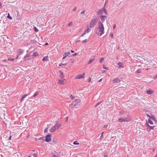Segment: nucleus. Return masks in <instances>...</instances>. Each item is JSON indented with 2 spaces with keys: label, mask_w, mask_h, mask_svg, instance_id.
I'll return each mask as SVG.
<instances>
[{
  "label": "nucleus",
  "mask_w": 157,
  "mask_h": 157,
  "mask_svg": "<svg viewBox=\"0 0 157 157\" xmlns=\"http://www.w3.org/2000/svg\"><path fill=\"white\" fill-rule=\"evenodd\" d=\"M67 64H63V63H60L59 64V66H65Z\"/></svg>",
  "instance_id": "a878e982"
},
{
  "label": "nucleus",
  "mask_w": 157,
  "mask_h": 157,
  "mask_svg": "<svg viewBox=\"0 0 157 157\" xmlns=\"http://www.w3.org/2000/svg\"><path fill=\"white\" fill-rule=\"evenodd\" d=\"M86 33H85V31L84 33H83V34L84 35H85Z\"/></svg>",
  "instance_id": "4d7b16f0"
},
{
  "label": "nucleus",
  "mask_w": 157,
  "mask_h": 157,
  "mask_svg": "<svg viewBox=\"0 0 157 157\" xmlns=\"http://www.w3.org/2000/svg\"><path fill=\"white\" fill-rule=\"evenodd\" d=\"M85 33H88L91 31V29L88 26H87V28L85 30Z\"/></svg>",
  "instance_id": "ddd939ff"
},
{
  "label": "nucleus",
  "mask_w": 157,
  "mask_h": 157,
  "mask_svg": "<svg viewBox=\"0 0 157 157\" xmlns=\"http://www.w3.org/2000/svg\"><path fill=\"white\" fill-rule=\"evenodd\" d=\"M154 157H157V154H156V155Z\"/></svg>",
  "instance_id": "e2e57ef3"
},
{
  "label": "nucleus",
  "mask_w": 157,
  "mask_h": 157,
  "mask_svg": "<svg viewBox=\"0 0 157 157\" xmlns=\"http://www.w3.org/2000/svg\"><path fill=\"white\" fill-rule=\"evenodd\" d=\"M102 80V79H101L100 80H99L98 81V82H100Z\"/></svg>",
  "instance_id": "6e6d98bb"
},
{
  "label": "nucleus",
  "mask_w": 157,
  "mask_h": 157,
  "mask_svg": "<svg viewBox=\"0 0 157 157\" xmlns=\"http://www.w3.org/2000/svg\"><path fill=\"white\" fill-rule=\"evenodd\" d=\"M71 52H72V53H73L74 51H73L72 50H71Z\"/></svg>",
  "instance_id": "052dcab7"
},
{
  "label": "nucleus",
  "mask_w": 157,
  "mask_h": 157,
  "mask_svg": "<svg viewBox=\"0 0 157 157\" xmlns=\"http://www.w3.org/2000/svg\"><path fill=\"white\" fill-rule=\"evenodd\" d=\"M116 24H114L113 25V30L114 29L116 28Z\"/></svg>",
  "instance_id": "a19ab883"
},
{
  "label": "nucleus",
  "mask_w": 157,
  "mask_h": 157,
  "mask_svg": "<svg viewBox=\"0 0 157 157\" xmlns=\"http://www.w3.org/2000/svg\"><path fill=\"white\" fill-rule=\"evenodd\" d=\"M147 126H148L149 127V128L150 130L153 129L154 127H155V126H150L148 124H147Z\"/></svg>",
  "instance_id": "6ab92c4d"
},
{
  "label": "nucleus",
  "mask_w": 157,
  "mask_h": 157,
  "mask_svg": "<svg viewBox=\"0 0 157 157\" xmlns=\"http://www.w3.org/2000/svg\"><path fill=\"white\" fill-rule=\"evenodd\" d=\"M104 157H107L108 156V154L107 152H105L104 154Z\"/></svg>",
  "instance_id": "7c9ffc66"
},
{
  "label": "nucleus",
  "mask_w": 157,
  "mask_h": 157,
  "mask_svg": "<svg viewBox=\"0 0 157 157\" xmlns=\"http://www.w3.org/2000/svg\"><path fill=\"white\" fill-rule=\"evenodd\" d=\"M60 76L61 78H63L64 77L63 73L61 71H60Z\"/></svg>",
  "instance_id": "aec40b11"
},
{
  "label": "nucleus",
  "mask_w": 157,
  "mask_h": 157,
  "mask_svg": "<svg viewBox=\"0 0 157 157\" xmlns=\"http://www.w3.org/2000/svg\"><path fill=\"white\" fill-rule=\"evenodd\" d=\"M107 126H108L107 125H105L104 126V128H107Z\"/></svg>",
  "instance_id": "3c124183"
},
{
  "label": "nucleus",
  "mask_w": 157,
  "mask_h": 157,
  "mask_svg": "<svg viewBox=\"0 0 157 157\" xmlns=\"http://www.w3.org/2000/svg\"><path fill=\"white\" fill-rule=\"evenodd\" d=\"M72 22H71L69 24H68V26H70L72 25Z\"/></svg>",
  "instance_id": "72a5a7b5"
},
{
  "label": "nucleus",
  "mask_w": 157,
  "mask_h": 157,
  "mask_svg": "<svg viewBox=\"0 0 157 157\" xmlns=\"http://www.w3.org/2000/svg\"><path fill=\"white\" fill-rule=\"evenodd\" d=\"M77 53H75L73 54L72 56H76V55H77Z\"/></svg>",
  "instance_id": "603ef678"
},
{
  "label": "nucleus",
  "mask_w": 157,
  "mask_h": 157,
  "mask_svg": "<svg viewBox=\"0 0 157 157\" xmlns=\"http://www.w3.org/2000/svg\"><path fill=\"white\" fill-rule=\"evenodd\" d=\"M48 60V56H46L44 57L42 59L43 61H47Z\"/></svg>",
  "instance_id": "a211bd4d"
},
{
  "label": "nucleus",
  "mask_w": 157,
  "mask_h": 157,
  "mask_svg": "<svg viewBox=\"0 0 157 157\" xmlns=\"http://www.w3.org/2000/svg\"><path fill=\"white\" fill-rule=\"evenodd\" d=\"M151 118L153 120L155 121H156V120L155 119V117L154 116H152Z\"/></svg>",
  "instance_id": "2f4dec72"
},
{
  "label": "nucleus",
  "mask_w": 157,
  "mask_h": 157,
  "mask_svg": "<svg viewBox=\"0 0 157 157\" xmlns=\"http://www.w3.org/2000/svg\"><path fill=\"white\" fill-rule=\"evenodd\" d=\"M103 133H104V132H103L102 133L101 135L100 136V138L101 139H102L103 138Z\"/></svg>",
  "instance_id": "c03bdc74"
},
{
  "label": "nucleus",
  "mask_w": 157,
  "mask_h": 157,
  "mask_svg": "<svg viewBox=\"0 0 157 157\" xmlns=\"http://www.w3.org/2000/svg\"><path fill=\"white\" fill-rule=\"evenodd\" d=\"M58 83L62 85H64L66 83V81L65 79L62 80H59L58 81Z\"/></svg>",
  "instance_id": "423d86ee"
},
{
  "label": "nucleus",
  "mask_w": 157,
  "mask_h": 157,
  "mask_svg": "<svg viewBox=\"0 0 157 157\" xmlns=\"http://www.w3.org/2000/svg\"><path fill=\"white\" fill-rule=\"evenodd\" d=\"M80 102V100L79 99H75L74 101V102L75 103V104L74 105V106H75L76 104H77V103H78Z\"/></svg>",
  "instance_id": "f3484780"
},
{
  "label": "nucleus",
  "mask_w": 157,
  "mask_h": 157,
  "mask_svg": "<svg viewBox=\"0 0 157 157\" xmlns=\"http://www.w3.org/2000/svg\"><path fill=\"white\" fill-rule=\"evenodd\" d=\"M38 54L36 52H34L33 53V56H38Z\"/></svg>",
  "instance_id": "4be33fe9"
},
{
  "label": "nucleus",
  "mask_w": 157,
  "mask_h": 157,
  "mask_svg": "<svg viewBox=\"0 0 157 157\" xmlns=\"http://www.w3.org/2000/svg\"><path fill=\"white\" fill-rule=\"evenodd\" d=\"M153 68H156V65L155 64H153Z\"/></svg>",
  "instance_id": "79ce46f5"
},
{
  "label": "nucleus",
  "mask_w": 157,
  "mask_h": 157,
  "mask_svg": "<svg viewBox=\"0 0 157 157\" xmlns=\"http://www.w3.org/2000/svg\"><path fill=\"white\" fill-rule=\"evenodd\" d=\"M94 59H90V60H89V61L88 63V64H90L92 62H93V61H94Z\"/></svg>",
  "instance_id": "412c9836"
},
{
  "label": "nucleus",
  "mask_w": 157,
  "mask_h": 157,
  "mask_svg": "<svg viewBox=\"0 0 157 157\" xmlns=\"http://www.w3.org/2000/svg\"><path fill=\"white\" fill-rule=\"evenodd\" d=\"M51 140V136L50 135H47L46 137L45 141L47 142H49Z\"/></svg>",
  "instance_id": "0eeeda50"
},
{
  "label": "nucleus",
  "mask_w": 157,
  "mask_h": 157,
  "mask_svg": "<svg viewBox=\"0 0 157 157\" xmlns=\"http://www.w3.org/2000/svg\"><path fill=\"white\" fill-rule=\"evenodd\" d=\"M70 53L69 52H65L63 55V59H64L66 58L70 54Z\"/></svg>",
  "instance_id": "1a4fd4ad"
},
{
  "label": "nucleus",
  "mask_w": 157,
  "mask_h": 157,
  "mask_svg": "<svg viewBox=\"0 0 157 157\" xmlns=\"http://www.w3.org/2000/svg\"><path fill=\"white\" fill-rule=\"evenodd\" d=\"M60 125V124H58V122L56 121L55 125L49 129V131L51 132H55L56 130L58 129Z\"/></svg>",
  "instance_id": "7ed1b4c3"
},
{
  "label": "nucleus",
  "mask_w": 157,
  "mask_h": 157,
  "mask_svg": "<svg viewBox=\"0 0 157 157\" xmlns=\"http://www.w3.org/2000/svg\"><path fill=\"white\" fill-rule=\"evenodd\" d=\"M17 58H18V55L17 56L16 59H17Z\"/></svg>",
  "instance_id": "774afa93"
},
{
  "label": "nucleus",
  "mask_w": 157,
  "mask_h": 157,
  "mask_svg": "<svg viewBox=\"0 0 157 157\" xmlns=\"http://www.w3.org/2000/svg\"><path fill=\"white\" fill-rule=\"evenodd\" d=\"M73 144L75 145H78L79 144V143H78L77 141H75L73 142Z\"/></svg>",
  "instance_id": "b1692460"
},
{
  "label": "nucleus",
  "mask_w": 157,
  "mask_h": 157,
  "mask_svg": "<svg viewBox=\"0 0 157 157\" xmlns=\"http://www.w3.org/2000/svg\"><path fill=\"white\" fill-rule=\"evenodd\" d=\"M48 131V128H46V129L44 130V132L45 133H46V132H47Z\"/></svg>",
  "instance_id": "37998d69"
},
{
  "label": "nucleus",
  "mask_w": 157,
  "mask_h": 157,
  "mask_svg": "<svg viewBox=\"0 0 157 157\" xmlns=\"http://www.w3.org/2000/svg\"><path fill=\"white\" fill-rule=\"evenodd\" d=\"M71 63H73L74 62V59H71Z\"/></svg>",
  "instance_id": "5fc2aeb1"
},
{
  "label": "nucleus",
  "mask_w": 157,
  "mask_h": 157,
  "mask_svg": "<svg viewBox=\"0 0 157 157\" xmlns=\"http://www.w3.org/2000/svg\"><path fill=\"white\" fill-rule=\"evenodd\" d=\"M109 35L112 38H113V33H111Z\"/></svg>",
  "instance_id": "e433bc0d"
},
{
  "label": "nucleus",
  "mask_w": 157,
  "mask_h": 157,
  "mask_svg": "<svg viewBox=\"0 0 157 157\" xmlns=\"http://www.w3.org/2000/svg\"><path fill=\"white\" fill-rule=\"evenodd\" d=\"M11 137H12V136H10V137H9V140H11Z\"/></svg>",
  "instance_id": "864d4df0"
},
{
  "label": "nucleus",
  "mask_w": 157,
  "mask_h": 157,
  "mask_svg": "<svg viewBox=\"0 0 157 157\" xmlns=\"http://www.w3.org/2000/svg\"><path fill=\"white\" fill-rule=\"evenodd\" d=\"M106 2H108V1H107V0H105V3Z\"/></svg>",
  "instance_id": "69168bd1"
},
{
  "label": "nucleus",
  "mask_w": 157,
  "mask_h": 157,
  "mask_svg": "<svg viewBox=\"0 0 157 157\" xmlns=\"http://www.w3.org/2000/svg\"><path fill=\"white\" fill-rule=\"evenodd\" d=\"M70 97L72 99H74L75 98V97H74L71 94L70 96Z\"/></svg>",
  "instance_id": "c9c22d12"
},
{
  "label": "nucleus",
  "mask_w": 157,
  "mask_h": 157,
  "mask_svg": "<svg viewBox=\"0 0 157 157\" xmlns=\"http://www.w3.org/2000/svg\"><path fill=\"white\" fill-rule=\"evenodd\" d=\"M76 7H75L74 8V9H73V11H75V10H76Z\"/></svg>",
  "instance_id": "8fccbe9b"
},
{
  "label": "nucleus",
  "mask_w": 157,
  "mask_h": 157,
  "mask_svg": "<svg viewBox=\"0 0 157 157\" xmlns=\"http://www.w3.org/2000/svg\"><path fill=\"white\" fill-rule=\"evenodd\" d=\"M8 60L9 61H13L14 60V59L13 58H9L8 59Z\"/></svg>",
  "instance_id": "c756f323"
},
{
  "label": "nucleus",
  "mask_w": 157,
  "mask_h": 157,
  "mask_svg": "<svg viewBox=\"0 0 157 157\" xmlns=\"http://www.w3.org/2000/svg\"><path fill=\"white\" fill-rule=\"evenodd\" d=\"M153 78L154 79H155L156 78H157V74L154 76Z\"/></svg>",
  "instance_id": "58836bf2"
},
{
  "label": "nucleus",
  "mask_w": 157,
  "mask_h": 157,
  "mask_svg": "<svg viewBox=\"0 0 157 157\" xmlns=\"http://www.w3.org/2000/svg\"><path fill=\"white\" fill-rule=\"evenodd\" d=\"M103 8V11H104V12L105 13L106 15L107 14V11L105 9Z\"/></svg>",
  "instance_id": "bb28decb"
},
{
  "label": "nucleus",
  "mask_w": 157,
  "mask_h": 157,
  "mask_svg": "<svg viewBox=\"0 0 157 157\" xmlns=\"http://www.w3.org/2000/svg\"><path fill=\"white\" fill-rule=\"evenodd\" d=\"M24 60L25 61L29 60V55L26 54L24 57Z\"/></svg>",
  "instance_id": "4468645a"
},
{
  "label": "nucleus",
  "mask_w": 157,
  "mask_h": 157,
  "mask_svg": "<svg viewBox=\"0 0 157 157\" xmlns=\"http://www.w3.org/2000/svg\"><path fill=\"white\" fill-rule=\"evenodd\" d=\"M85 13V11L84 10V11H83L82 12H81L80 13L82 14H84Z\"/></svg>",
  "instance_id": "49530a36"
},
{
  "label": "nucleus",
  "mask_w": 157,
  "mask_h": 157,
  "mask_svg": "<svg viewBox=\"0 0 157 157\" xmlns=\"http://www.w3.org/2000/svg\"><path fill=\"white\" fill-rule=\"evenodd\" d=\"M107 16H102L100 17V19L101 21V23H103L105 19H106Z\"/></svg>",
  "instance_id": "6e6552de"
},
{
  "label": "nucleus",
  "mask_w": 157,
  "mask_h": 157,
  "mask_svg": "<svg viewBox=\"0 0 157 157\" xmlns=\"http://www.w3.org/2000/svg\"><path fill=\"white\" fill-rule=\"evenodd\" d=\"M45 45H48V43H45Z\"/></svg>",
  "instance_id": "bf43d9fd"
},
{
  "label": "nucleus",
  "mask_w": 157,
  "mask_h": 157,
  "mask_svg": "<svg viewBox=\"0 0 157 157\" xmlns=\"http://www.w3.org/2000/svg\"><path fill=\"white\" fill-rule=\"evenodd\" d=\"M23 52V51H20L19 52L18 54L19 55H21V54H22Z\"/></svg>",
  "instance_id": "f704fd0d"
},
{
  "label": "nucleus",
  "mask_w": 157,
  "mask_h": 157,
  "mask_svg": "<svg viewBox=\"0 0 157 157\" xmlns=\"http://www.w3.org/2000/svg\"><path fill=\"white\" fill-rule=\"evenodd\" d=\"M154 92V91L152 90L151 89H150L146 91V93L148 94H152Z\"/></svg>",
  "instance_id": "f8f14e48"
},
{
  "label": "nucleus",
  "mask_w": 157,
  "mask_h": 157,
  "mask_svg": "<svg viewBox=\"0 0 157 157\" xmlns=\"http://www.w3.org/2000/svg\"><path fill=\"white\" fill-rule=\"evenodd\" d=\"M121 80L118 78H116L113 80V82L114 83L119 82Z\"/></svg>",
  "instance_id": "9b49d317"
},
{
  "label": "nucleus",
  "mask_w": 157,
  "mask_h": 157,
  "mask_svg": "<svg viewBox=\"0 0 157 157\" xmlns=\"http://www.w3.org/2000/svg\"><path fill=\"white\" fill-rule=\"evenodd\" d=\"M29 94H25L22 96L21 97L20 100L21 101H23L24 98L26 96H27L28 95H29Z\"/></svg>",
  "instance_id": "2eb2a0df"
},
{
  "label": "nucleus",
  "mask_w": 157,
  "mask_h": 157,
  "mask_svg": "<svg viewBox=\"0 0 157 157\" xmlns=\"http://www.w3.org/2000/svg\"><path fill=\"white\" fill-rule=\"evenodd\" d=\"M33 156L34 157H37V155L36 153H35L33 154Z\"/></svg>",
  "instance_id": "ea45409f"
},
{
  "label": "nucleus",
  "mask_w": 157,
  "mask_h": 157,
  "mask_svg": "<svg viewBox=\"0 0 157 157\" xmlns=\"http://www.w3.org/2000/svg\"><path fill=\"white\" fill-rule=\"evenodd\" d=\"M39 94V92H36L33 96V97H35L37 95H38Z\"/></svg>",
  "instance_id": "5701e85b"
},
{
  "label": "nucleus",
  "mask_w": 157,
  "mask_h": 157,
  "mask_svg": "<svg viewBox=\"0 0 157 157\" xmlns=\"http://www.w3.org/2000/svg\"><path fill=\"white\" fill-rule=\"evenodd\" d=\"M1 6H2V4H1V2H0V8H1Z\"/></svg>",
  "instance_id": "13d9d810"
},
{
  "label": "nucleus",
  "mask_w": 157,
  "mask_h": 157,
  "mask_svg": "<svg viewBox=\"0 0 157 157\" xmlns=\"http://www.w3.org/2000/svg\"><path fill=\"white\" fill-rule=\"evenodd\" d=\"M100 102H99L98 104H97L95 106V107H96L98 105H99L100 104Z\"/></svg>",
  "instance_id": "de8ad7c7"
},
{
  "label": "nucleus",
  "mask_w": 157,
  "mask_h": 157,
  "mask_svg": "<svg viewBox=\"0 0 157 157\" xmlns=\"http://www.w3.org/2000/svg\"><path fill=\"white\" fill-rule=\"evenodd\" d=\"M91 78L89 79V82H90L91 81Z\"/></svg>",
  "instance_id": "680f3d73"
},
{
  "label": "nucleus",
  "mask_w": 157,
  "mask_h": 157,
  "mask_svg": "<svg viewBox=\"0 0 157 157\" xmlns=\"http://www.w3.org/2000/svg\"><path fill=\"white\" fill-rule=\"evenodd\" d=\"M7 17L10 20H12V18L10 16V13H8V15L7 16Z\"/></svg>",
  "instance_id": "393cba45"
},
{
  "label": "nucleus",
  "mask_w": 157,
  "mask_h": 157,
  "mask_svg": "<svg viewBox=\"0 0 157 157\" xmlns=\"http://www.w3.org/2000/svg\"><path fill=\"white\" fill-rule=\"evenodd\" d=\"M87 39L84 40L82 41V42L83 43H86L87 41Z\"/></svg>",
  "instance_id": "4c0bfd02"
},
{
  "label": "nucleus",
  "mask_w": 157,
  "mask_h": 157,
  "mask_svg": "<svg viewBox=\"0 0 157 157\" xmlns=\"http://www.w3.org/2000/svg\"><path fill=\"white\" fill-rule=\"evenodd\" d=\"M148 121L150 124H153V122L151 120L149 119Z\"/></svg>",
  "instance_id": "cd10ccee"
},
{
  "label": "nucleus",
  "mask_w": 157,
  "mask_h": 157,
  "mask_svg": "<svg viewBox=\"0 0 157 157\" xmlns=\"http://www.w3.org/2000/svg\"><path fill=\"white\" fill-rule=\"evenodd\" d=\"M103 68H104V69H106L107 70H108V68L107 67H105V66H103Z\"/></svg>",
  "instance_id": "09e8293b"
},
{
  "label": "nucleus",
  "mask_w": 157,
  "mask_h": 157,
  "mask_svg": "<svg viewBox=\"0 0 157 157\" xmlns=\"http://www.w3.org/2000/svg\"><path fill=\"white\" fill-rule=\"evenodd\" d=\"M131 120V118L130 116H128L126 118L121 117L118 119V121L119 122L122 123L123 122H128Z\"/></svg>",
  "instance_id": "20e7f679"
},
{
  "label": "nucleus",
  "mask_w": 157,
  "mask_h": 157,
  "mask_svg": "<svg viewBox=\"0 0 157 157\" xmlns=\"http://www.w3.org/2000/svg\"><path fill=\"white\" fill-rule=\"evenodd\" d=\"M35 32H38V29L36 28V27H35Z\"/></svg>",
  "instance_id": "a18cd8bd"
},
{
  "label": "nucleus",
  "mask_w": 157,
  "mask_h": 157,
  "mask_svg": "<svg viewBox=\"0 0 157 157\" xmlns=\"http://www.w3.org/2000/svg\"><path fill=\"white\" fill-rule=\"evenodd\" d=\"M106 2H108V1H107V0H105V3Z\"/></svg>",
  "instance_id": "338daca9"
},
{
  "label": "nucleus",
  "mask_w": 157,
  "mask_h": 157,
  "mask_svg": "<svg viewBox=\"0 0 157 157\" xmlns=\"http://www.w3.org/2000/svg\"><path fill=\"white\" fill-rule=\"evenodd\" d=\"M104 60V58H101V59L100 61V63H102Z\"/></svg>",
  "instance_id": "c85d7f7f"
},
{
  "label": "nucleus",
  "mask_w": 157,
  "mask_h": 157,
  "mask_svg": "<svg viewBox=\"0 0 157 157\" xmlns=\"http://www.w3.org/2000/svg\"><path fill=\"white\" fill-rule=\"evenodd\" d=\"M118 68H120L121 67V68H123L124 67H123V64L122 63L119 62L118 63Z\"/></svg>",
  "instance_id": "dca6fc26"
},
{
  "label": "nucleus",
  "mask_w": 157,
  "mask_h": 157,
  "mask_svg": "<svg viewBox=\"0 0 157 157\" xmlns=\"http://www.w3.org/2000/svg\"><path fill=\"white\" fill-rule=\"evenodd\" d=\"M141 72V70L140 69L137 70L136 71V72L137 73H140Z\"/></svg>",
  "instance_id": "473e14b6"
},
{
  "label": "nucleus",
  "mask_w": 157,
  "mask_h": 157,
  "mask_svg": "<svg viewBox=\"0 0 157 157\" xmlns=\"http://www.w3.org/2000/svg\"><path fill=\"white\" fill-rule=\"evenodd\" d=\"M97 30V31L96 32V33L100 36L104 33V27L103 24L101 21L98 22Z\"/></svg>",
  "instance_id": "f257e3e1"
},
{
  "label": "nucleus",
  "mask_w": 157,
  "mask_h": 157,
  "mask_svg": "<svg viewBox=\"0 0 157 157\" xmlns=\"http://www.w3.org/2000/svg\"><path fill=\"white\" fill-rule=\"evenodd\" d=\"M97 19L96 18H93L90 23L89 27L90 28L94 27L97 23Z\"/></svg>",
  "instance_id": "f03ea898"
},
{
  "label": "nucleus",
  "mask_w": 157,
  "mask_h": 157,
  "mask_svg": "<svg viewBox=\"0 0 157 157\" xmlns=\"http://www.w3.org/2000/svg\"><path fill=\"white\" fill-rule=\"evenodd\" d=\"M103 8L99 9L97 12V15H99L102 14Z\"/></svg>",
  "instance_id": "9d476101"
},
{
  "label": "nucleus",
  "mask_w": 157,
  "mask_h": 157,
  "mask_svg": "<svg viewBox=\"0 0 157 157\" xmlns=\"http://www.w3.org/2000/svg\"><path fill=\"white\" fill-rule=\"evenodd\" d=\"M85 73H83L82 75H78L75 77V78L76 79H80L81 78H84L85 76Z\"/></svg>",
  "instance_id": "39448f33"
},
{
  "label": "nucleus",
  "mask_w": 157,
  "mask_h": 157,
  "mask_svg": "<svg viewBox=\"0 0 157 157\" xmlns=\"http://www.w3.org/2000/svg\"><path fill=\"white\" fill-rule=\"evenodd\" d=\"M84 35L82 34L81 36H83Z\"/></svg>",
  "instance_id": "0e129e2a"
}]
</instances>
